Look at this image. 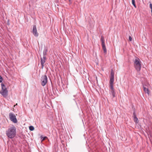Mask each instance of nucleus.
Instances as JSON below:
<instances>
[{
  "label": "nucleus",
  "mask_w": 152,
  "mask_h": 152,
  "mask_svg": "<svg viewBox=\"0 0 152 152\" xmlns=\"http://www.w3.org/2000/svg\"><path fill=\"white\" fill-rule=\"evenodd\" d=\"M102 46L104 53H107V50L105 45H102Z\"/></svg>",
  "instance_id": "nucleus-12"
},
{
  "label": "nucleus",
  "mask_w": 152,
  "mask_h": 152,
  "mask_svg": "<svg viewBox=\"0 0 152 152\" xmlns=\"http://www.w3.org/2000/svg\"><path fill=\"white\" fill-rule=\"evenodd\" d=\"M29 129L30 131H33L34 129V128L33 126H30L29 127Z\"/></svg>",
  "instance_id": "nucleus-16"
},
{
  "label": "nucleus",
  "mask_w": 152,
  "mask_h": 152,
  "mask_svg": "<svg viewBox=\"0 0 152 152\" xmlns=\"http://www.w3.org/2000/svg\"><path fill=\"white\" fill-rule=\"evenodd\" d=\"M3 80V79L1 76L0 75V83L2 82Z\"/></svg>",
  "instance_id": "nucleus-19"
},
{
  "label": "nucleus",
  "mask_w": 152,
  "mask_h": 152,
  "mask_svg": "<svg viewBox=\"0 0 152 152\" xmlns=\"http://www.w3.org/2000/svg\"><path fill=\"white\" fill-rule=\"evenodd\" d=\"M114 73L113 70L111 72L110 77V83H113L114 81Z\"/></svg>",
  "instance_id": "nucleus-6"
},
{
  "label": "nucleus",
  "mask_w": 152,
  "mask_h": 152,
  "mask_svg": "<svg viewBox=\"0 0 152 152\" xmlns=\"http://www.w3.org/2000/svg\"><path fill=\"white\" fill-rule=\"evenodd\" d=\"M41 81L42 86H44L45 85L48 81V78L46 75H44L42 77Z\"/></svg>",
  "instance_id": "nucleus-4"
},
{
  "label": "nucleus",
  "mask_w": 152,
  "mask_h": 152,
  "mask_svg": "<svg viewBox=\"0 0 152 152\" xmlns=\"http://www.w3.org/2000/svg\"><path fill=\"white\" fill-rule=\"evenodd\" d=\"M143 88L145 93H147L148 95H149L150 94V92L148 88L145 87V86H143Z\"/></svg>",
  "instance_id": "nucleus-10"
},
{
  "label": "nucleus",
  "mask_w": 152,
  "mask_h": 152,
  "mask_svg": "<svg viewBox=\"0 0 152 152\" xmlns=\"http://www.w3.org/2000/svg\"><path fill=\"white\" fill-rule=\"evenodd\" d=\"M16 132V127L13 125L9 126L5 132L7 136L10 139H12L15 137Z\"/></svg>",
  "instance_id": "nucleus-1"
},
{
  "label": "nucleus",
  "mask_w": 152,
  "mask_h": 152,
  "mask_svg": "<svg viewBox=\"0 0 152 152\" xmlns=\"http://www.w3.org/2000/svg\"><path fill=\"white\" fill-rule=\"evenodd\" d=\"M101 42H102V45H104V40L103 37H102L101 39Z\"/></svg>",
  "instance_id": "nucleus-13"
},
{
  "label": "nucleus",
  "mask_w": 152,
  "mask_h": 152,
  "mask_svg": "<svg viewBox=\"0 0 152 152\" xmlns=\"http://www.w3.org/2000/svg\"><path fill=\"white\" fill-rule=\"evenodd\" d=\"M46 56H43V58H41V64L42 66V68H43L44 66V64L45 62V60H46Z\"/></svg>",
  "instance_id": "nucleus-9"
},
{
  "label": "nucleus",
  "mask_w": 152,
  "mask_h": 152,
  "mask_svg": "<svg viewBox=\"0 0 152 152\" xmlns=\"http://www.w3.org/2000/svg\"><path fill=\"white\" fill-rule=\"evenodd\" d=\"M151 13H152V12H151Z\"/></svg>",
  "instance_id": "nucleus-24"
},
{
  "label": "nucleus",
  "mask_w": 152,
  "mask_h": 152,
  "mask_svg": "<svg viewBox=\"0 0 152 152\" xmlns=\"http://www.w3.org/2000/svg\"><path fill=\"white\" fill-rule=\"evenodd\" d=\"M2 90L0 93L4 97H6L7 96V91L5 88L4 85L3 83L1 84Z\"/></svg>",
  "instance_id": "nucleus-3"
},
{
  "label": "nucleus",
  "mask_w": 152,
  "mask_h": 152,
  "mask_svg": "<svg viewBox=\"0 0 152 152\" xmlns=\"http://www.w3.org/2000/svg\"><path fill=\"white\" fill-rule=\"evenodd\" d=\"M132 3L133 6L135 8L136 7V5L135 4V0H132Z\"/></svg>",
  "instance_id": "nucleus-15"
},
{
  "label": "nucleus",
  "mask_w": 152,
  "mask_h": 152,
  "mask_svg": "<svg viewBox=\"0 0 152 152\" xmlns=\"http://www.w3.org/2000/svg\"><path fill=\"white\" fill-rule=\"evenodd\" d=\"M15 106H16V105H15L14 106V107H15Z\"/></svg>",
  "instance_id": "nucleus-22"
},
{
  "label": "nucleus",
  "mask_w": 152,
  "mask_h": 152,
  "mask_svg": "<svg viewBox=\"0 0 152 152\" xmlns=\"http://www.w3.org/2000/svg\"><path fill=\"white\" fill-rule=\"evenodd\" d=\"M47 50L46 49H45L43 51V56H45L47 52Z\"/></svg>",
  "instance_id": "nucleus-14"
},
{
  "label": "nucleus",
  "mask_w": 152,
  "mask_h": 152,
  "mask_svg": "<svg viewBox=\"0 0 152 152\" xmlns=\"http://www.w3.org/2000/svg\"><path fill=\"white\" fill-rule=\"evenodd\" d=\"M47 137H41V139L42 141H43L44 140H45L47 138Z\"/></svg>",
  "instance_id": "nucleus-17"
},
{
  "label": "nucleus",
  "mask_w": 152,
  "mask_h": 152,
  "mask_svg": "<svg viewBox=\"0 0 152 152\" xmlns=\"http://www.w3.org/2000/svg\"><path fill=\"white\" fill-rule=\"evenodd\" d=\"M134 120L135 122L136 123H138V118H137L136 115L134 113Z\"/></svg>",
  "instance_id": "nucleus-11"
},
{
  "label": "nucleus",
  "mask_w": 152,
  "mask_h": 152,
  "mask_svg": "<svg viewBox=\"0 0 152 152\" xmlns=\"http://www.w3.org/2000/svg\"><path fill=\"white\" fill-rule=\"evenodd\" d=\"M69 1L70 2L72 1V0H69Z\"/></svg>",
  "instance_id": "nucleus-21"
},
{
  "label": "nucleus",
  "mask_w": 152,
  "mask_h": 152,
  "mask_svg": "<svg viewBox=\"0 0 152 152\" xmlns=\"http://www.w3.org/2000/svg\"><path fill=\"white\" fill-rule=\"evenodd\" d=\"M113 83H110V87L111 90V93L113 97L115 96V92L113 87Z\"/></svg>",
  "instance_id": "nucleus-8"
},
{
  "label": "nucleus",
  "mask_w": 152,
  "mask_h": 152,
  "mask_svg": "<svg viewBox=\"0 0 152 152\" xmlns=\"http://www.w3.org/2000/svg\"><path fill=\"white\" fill-rule=\"evenodd\" d=\"M9 117L10 120L11 121H12L13 123H16L17 122V120L16 118L15 115L11 113L9 114Z\"/></svg>",
  "instance_id": "nucleus-5"
},
{
  "label": "nucleus",
  "mask_w": 152,
  "mask_h": 152,
  "mask_svg": "<svg viewBox=\"0 0 152 152\" xmlns=\"http://www.w3.org/2000/svg\"><path fill=\"white\" fill-rule=\"evenodd\" d=\"M15 105H16V106L17 105V103Z\"/></svg>",
  "instance_id": "nucleus-23"
},
{
  "label": "nucleus",
  "mask_w": 152,
  "mask_h": 152,
  "mask_svg": "<svg viewBox=\"0 0 152 152\" xmlns=\"http://www.w3.org/2000/svg\"><path fill=\"white\" fill-rule=\"evenodd\" d=\"M149 7L151 9V12H152V4L151 3H150L149 4Z\"/></svg>",
  "instance_id": "nucleus-18"
},
{
  "label": "nucleus",
  "mask_w": 152,
  "mask_h": 152,
  "mask_svg": "<svg viewBox=\"0 0 152 152\" xmlns=\"http://www.w3.org/2000/svg\"><path fill=\"white\" fill-rule=\"evenodd\" d=\"M32 33L36 37H37L39 35V34L37 32L36 27L35 25H34L33 26Z\"/></svg>",
  "instance_id": "nucleus-7"
},
{
  "label": "nucleus",
  "mask_w": 152,
  "mask_h": 152,
  "mask_svg": "<svg viewBox=\"0 0 152 152\" xmlns=\"http://www.w3.org/2000/svg\"><path fill=\"white\" fill-rule=\"evenodd\" d=\"M129 40L130 41H132V37H131V36H129Z\"/></svg>",
  "instance_id": "nucleus-20"
},
{
  "label": "nucleus",
  "mask_w": 152,
  "mask_h": 152,
  "mask_svg": "<svg viewBox=\"0 0 152 152\" xmlns=\"http://www.w3.org/2000/svg\"><path fill=\"white\" fill-rule=\"evenodd\" d=\"M134 66L135 69L137 71H140L141 69V62L140 59L138 58H136L134 61Z\"/></svg>",
  "instance_id": "nucleus-2"
}]
</instances>
